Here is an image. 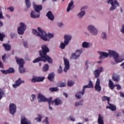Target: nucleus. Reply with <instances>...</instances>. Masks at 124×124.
I'll use <instances>...</instances> for the list:
<instances>
[{"label": "nucleus", "mask_w": 124, "mask_h": 124, "mask_svg": "<svg viewBox=\"0 0 124 124\" xmlns=\"http://www.w3.org/2000/svg\"><path fill=\"white\" fill-rule=\"evenodd\" d=\"M38 31L36 30L33 29L32 31V33L35 35L36 36H38L40 37L42 40L44 41H50L51 38L54 37V34L51 33L46 32L44 30L41 29L40 27L37 28Z\"/></svg>", "instance_id": "obj_1"}, {"label": "nucleus", "mask_w": 124, "mask_h": 124, "mask_svg": "<svg viewBox=\"0 0 124 124\" xmlns=\"http://www.w3.org/2000/svg\"><path fill=\"white\" fill-rule=\"evenodd\" d=\"M64 42H61L59 46V48L63 50L65 48L66 46H67L69 44V42L71 41L72 39V35L69 34H66L63 36Z\"/></svg>", "instance_id": "obj_2"}, {"label": "nucleus", "mask_w": 124, "mask_h": 124, "mask_svg": "<svg viewBox=\"0 0 124 124\" xmlns=\"http://www.w3.org/2000/svg\"><path fill=\"white\" fill-rule=\"evenodd\" d=\"M108 53L111 57H113L114 62L116 63H119V62H122L124 61V59L121 57L119 55V53L116 51L114 50H108Z\"/></svg>", "instance_id": "obj_3"}, {"label": "nucleus", "mask_w": 124, "mask_h": 124, "mask_svg": "<svg viewBox=\"0 0 124 124\" xmlns=\"http://www.w3.org/2000/svg\"><path fill=\"white\" fill-rule=\"evenodd\" d=\"M48 62V63H52L53 62V60L52 58H51L49 56H40V57H38L37 59H35L33 62V63H35L36 62Z\"/></svg>", "instance_id": "obj_4"}, {"label": "nucleus", "mask_w": 124, "mask_h": 124, "mask_svg": "<svg viewBox=\"0 0 124 124\" xmlns=\"http://www.w3.org/2000/svg\"><path fill=\"white\" fill-rule=\"evenodd\" d=\"M107 2L111 5L109 8L110 11H113V10H116L118 6H120V4L117 0H107Z\"/></svg>", "instance_id": "obj_5"}, {"label": "nucleus", "mask_w": 124, "mask_h": 124, "mask_svg": "<svg viewBox=\"0 0 124 124\" xmlns=\"http://www.w3.org/2000/svg\"><path fill=\"white\" fill-rule=\"evenodd\" d=\"M87 30L93 36H96L98 34V29L93 25H90L87 27Z\"/></svg>", "instance_id": "obj_6"}, {"label": "nucleus", "mask_w": 124, "mask_h": 124, "mask_svg": "<svg viewBox=\"0 0 124 124\" xmlns=\"http://www.w3.org/2000/svg\"><path fill=\"white\" fill-rule=\"evenodd\" d=\"M27 30V25L24 22L20 23V26L17 28V32L20 35H23L25 33V31Z\"/></svg>", "instance_id": "obj_7"}, {"label": "nucleus", "mask_w": 124, "mask_h": 124, "mask_svg": "<svg viewBox=\"0 0 124 124\" xmlns=\"http://www.w3.org/2000/svg\"><path fill=\"white\" fill-rule=\"evenodd\" d=\"M42 50H40L39 53L40 56H44V57H49L48 55H47V53H49L50 50L49 49V48L47 47V46L45 45L42 46Z\"/></svg>", "instance_id": "obj_8"}, {"label": "nucleus", "mask_w": 124, "mask_h": 124, "mask_svg": "<svg viewBox=\"0 0 124 124\" xmlns=\"http://www.w3.org/2000/svg\"><path fill=\"white\" fill-rule=\"evenodd\" d=\"M38 102H46V101H49L50 100H52V98L49 97V98H46V97L42 94L41 93H39L37 97Z\"/></svg>", "instance_id": "obj_9"}, {"label": "nucleus", "mask_w": 124, "mask_h": 124, "mask_svg": "<svg viewBox=\"0 0 124 124\" xmlns=\"http://www.w3.org/2000/svg\"><path fill=\"white\" fill-rule=\"evenodd\" d=\"M95 91L99 93L101 92V86H100V79L99 78H97L96 81L95 86H94Z\"/></svg>", "instance_id": "obj_10"}, {"label": "nucleus", "mask_w": 124, "mask_h": 124, "mask_svg": "<svg viewBox=\"0 0 124 124\" xmlns=\"http://www.w3.org/2000/svg\"><path fill=\"white\" fill-rule=\"evenodd\" d=\"M83 53V50L82 49H78L76 51L75 53L72 54V57L75 60H77L79 57L81 55V54Z\"/></svg>", "instance_id": "obj_11"}, {"label": "nucleus", "mask_w": 124, "mask_h": 124, "mask_svg": "<svg viewBox=\"0 0 124 124\" xmlns=\"http://www.w3.org/2000/svg\"><path fill=\"white\" fill-rule=\"evenodd\" d=\"M17 109V107L16 106V105H15L14 103H12L10 104L9 106V110H10V113L11 114V115H14L15 113H16V110Z\"/></svg>", "instance_id": "obj_12"}, {"label": "nucleus", "mask_w": 124, "mask_h": 124, "mask_svg": "<svg viewBox=\"0 0 124 124\" xmlns=\"http://www.w3.org/2000/svg\"><path fill=\"white\" fill-rule=\"evenodd\" d=\"M63 61L64 65L63 71H64V72H67V70H68V69H69V68L70 67V65L69 64V61H68L67 59L65 58H63Z\"/></svg>", "instance_id": "obj_13"}, {"label": "nucleus", "mask_w": 124, "mask_h": 124, "mask_svg": "<svg viewBox=\"0 0 124 124\" xmlns=\"http://www.w3.org/2000/svg\"><path fill=\"white\" fill-rule=\"evenodd\" d=\"M84 9H87V7H82L80 9V10L81 11L77 15V16L78 19H82L84 16H85V14H86V11H82Z\"/></svg>", "instance_id": "obj_14"}, {"label": "nucleus", "mask_w": 124, "mask_h": 124, "mask_svg": "<svg viewBox=\"0 0 124 124\" xmlns=\"http://www.w3.org/2000/svg\"><path fill=\"white\" fill-rule=\"evenodd\" d=\"M99 54H100V59L101 60H103L104 59H106V58H108L110 54H109V52L108 53L106 52H99Z\"/></svg>", "instance_id": "obj_15"}, {"label": "nucleus", "mask_w": 124, "mask_h": 124, "mask_svg": "<svg viewBox=\"0 0 124 124\" xmlns=\"http://www.w3.org/2000/svg\"><path fill=\"white\" fill-rule=\"evenodd\" d=\"M22 83H25V81L24 80H21V78H19L18 80L16 81V83L13 85V87L14 89H16V88H18V87H19Z\"/></svg>", "instance_id": "obj_16"}, {"label": "nucleus", "mask_w": 124, "mask_h": 124, "mask_svg": "<svg viewBox=\"0 0 124 124\" xmlns=\"http://www.w3.org/2000/svg\"><path fill=\"white\" fill-rule=\"evenodd\" d=\"M31 17L33 19L39 18V17H40V13H37V12L32 11L31 13Z\"/></svg>", "instance_id": "obj_17"}, {"label": "nucleus", "mask_w": 124, "mask_h": 124, "mask_svg": "<svg viewBox=\"0 0 124 124\" xmlns=\"http://www.w3.org/2000/svg\"><path fill=\"white\" fill-rule=\"evenodd\" d=\"M45 78L44 77H35L31 79V82L32 83H35V82H43Z\"/></svg>", "instance_id": "obj_18"}, {"label": "nucleus", "mask_w": 124, "mask_h": 124, "mask_svg": "<svg viewBox=\"0 0 124 124\" xmlns=\"http://www.w3.org/2000/svg\"><path fill=\"white\" fill-rule=\"evenodd\" d=\"M16 60L19 67L24 66V64H25V61H24V59L21 58H17V57H16Z\"/></svg>", "instance_id": "obj_19"}, {"label": "nucleus", "mask_w": 124, "mask_h": 124, "mask_svg": "<svg viewBox=\"0 0 124 124\" xmlns=\"http://www.w3.org/2000/svg\"><path fill=\"white\" fill-rule=\"evenodd\" d=\"M84 94L85 92H84V91H78L76 93L75 97H76L77 99H81Z\"/></svg>", "instance_id": "obj_20"}, {"label": "nucleus", "mask_w": 124, "mask_h": 124, "mask_svg": "<svg viewBox=\"0 0 124 124\" xmlns=\"http://www.w3.org/2000/svg\"><path fill=\"white\" fill-rule=\"evenodd\" d=\"M97 123L98 124H104V116L99 114L98 116Z\"/></svg>", "instance_id": "obj_21"}, {"label": "nucleus", "mask_w": 124, "mask_h": 124, "mask_svg": "<svg viewBox=\"0 0 124 124\" xmlns=\"http://www.w3.org/2000/svg\"><path fill=\"white\" fill-rule=\"evenodd\" d=\"M21 124H31V123L25 116H22L21 118Z\"/></svg>", "instance_id": "obj_22"}, {"label": "nucleus", "mask_w": 124, "mask_h": 124, "mask_svg": "<svg viewBox=\"0 0 124 124\" xmlns=\"http://www.w3.org/2000/svg\"><path fill=\"white\" fill-rule=\"evenodd\" d=\"M33 7L35 11H36V12H37L38 13H40V11H41V10H42V5H37L34 4Z\"/></svg>", "instance_id": "obj_23"}, {"label": "nucleus", "mask_w": 124, "mask_h": 124, "mask_svg": "<svg viewBox=\"0 0 124 124\" xmlns=\"http://www.w3.org/2000/svg\"><path fill=\"white\" fill-rule=\"evenodd\" d=\"M53 101L54 103V105L56 106H59V105H62V101L60 98H57L55 99L54 101Z\"/></svg>", "instance_id": "obj_24"}, {"label": "nucleus", "mask_w": 124, "mask_h": 124, "mask_svg": "<svg viewBox=\"0 0 124 124\" xmlns=\"http://www.w3.org/2000/svg\"><path fill=\"white\" fill-rule=\"evenodd\" d=\"M82 48H90V47H92V43L87 42H83L82 43Z\"/></svg>", "instance_id": "obj_25"}, {"label": "nucleus", "mask_w": 124, "mask_h": 124, "mask_svg": "<svg viewBox=\"0 0 124 124\" xmlns=\"http://www.w3.org/2000/svg\"><path fill=\"white\" fill-rule=\"evenodd\" d=\"M109 106H107L106 107V108L107 109H110L111 111H116V110L117 109V108L116 107V106L113 105V104H110V103H109Z\"/></svg>", "instance_id": "obj_26"}, {"label": "nucleus", "mask_w": 124, "mask_h": 124, "mask_svg": "<svg viewBox=\"0 0 124 124\" xmlns=\"http://www.w3.org/2000/svg\"><path fill=\"white\" fill-rule=\"evenodd\" d=\"M73 3H74V1H73V0H71L70 2L68 4V7L66 10L67 12H69V11L73 9Z\"/></svg>", "instance_id": "obj_27"}, {"label": "nucleus", "mask_w": 124, "mask_h": 124, "mask_svg": "<svg viewBox=\"0 0 124 124\" xmlns=\"http://www.w3.org/2000/svg\"><path fill=\"white\" fill-rule=\"evenodd\" d=\"M46 16L48 18L49 20H50V21H54V15H53V14H52V12L51 11H49L47 12V13L46 14Z\"/></svg>", "instance_id": "obj_28"}, {"label": "nucleus", "mask_w": 124, "mask_h": 124, "mask_svg": "<svg viewBox=\"0 0 124 124\" xmlns=\"http://www.w3.org/2000/svg\"><path fill=\"white\" fill-rule=\"evenodd\" d=\"M2 46L4 47L5 51H10L11 50V46L9 44H3Z\"/></svg>", "instance_id": "obj_29"}, {"label": "nucleus", "mask_w": 124, "mask_h": 124, "mask_svg": "<svg viewBox=\"0 0 124 124\" xmlns=\"http://www.w3.org/2000/svg\"><path fill=\"white\" fill-rule=\"evenodd\" d=\"M108 87L111 89V90H114V88L115 87V85H114V83L110 79L109 80Z\"/></svg>", "instance_id": "obj_30"}, {"label": "nucleus", "mask_w": 124, "mask_h": 124, "mask_svg": "<svg viewBox=\"0 0 124 124\" xmlns=\"http://www.w3.org/2000/svg\"><path fill=\"white\" fill-rule=\"evenodd\" d=\"M84 101L83 100H80L78 102H76L75 103V107H78V106H82L83 105Z\"/></svg>", "instance_id": "obj_31"}, {"label": "nucleus", "mask_w": 124, "mask_h": 124, "mask_svg": "<svg viewBox=\"0 0 124 124\" xmlns=\"http://www.w3.org/2000/svg\"><path fill=\"white\" fill-rule=\"evenodd\" d=\"M93 74L94 76V78H98V77H99V76L100 75V73L98 72V70H95L93 72Z\"/></svg>", "instance_id": "obj_32"}, {"label": "nucleus", "mask_w": 124, "mask_h": 124, "mask_svg": "<svg viewBox=\"0 0 124 124\" xmlns=\"http://www.w3.org/2000/svg\"><path fill=\"white\" fill-rule=\"evenodd\" d=\"M54 77H55L54 73H51L48 75V79L50 82H53L54 81Z\"/></svg>", "instance_id": "obj_33"}, {"label": "nucleus", "mask_w": 124, "mask_h": 124, "mask_svg": "<svg viewBox=\"0 0 124 124\" xmlns=\"http://www.w3.org/2000/svg\"><path fill=\"white\" fill-rule=\"evenodd\" d=\"M101 37L103 40H107V34H106V32H103L101 34Z\"/></svg>", "instance_id": "obj_34"}, {"label": "nucleus", "mask_w": 124, "mask_h": 124, "mask_svg": "<svg viewBox=\"0 0 124 124\" xmlns=\"http://www.w3.org/2000/svg\"><path fill=\"white\" fill-rule=\"evenodd\" d=\"M102 101H106L107 100L108 104H109V102L110 101V97H107L106 96H103L102 97Z\"/></svg>", "instance_id": "obj_35"}, {"label": "nucleus", "mask_w": 124, "mask_h": 124, "mask_svg": "<svg viewBox=\"0 0 124 124\" xmlns=\"http://www.w3.org/2000/svg\"><path fill=\"white\" fill-rule=\"evenodd\" d=\"M120 79L119 76H113L112 77V80L115 81V82H119V81H120Z\"/></svg>", "instance_id": "obj_36"}, {"label": "nucleus", "mask_w": 124, "mask_h": 124, "mask_svg": "<svg viewBox=\"0 0 124 124\" xmlns=\"http://www.w3.org/2000/svg\"><path fill=\"white\" fill-rule=\"evenodd\" d=\"M48 91L49 92H51V93H53V92H57L59 91V88L56 87H51L48 89Z\"/></svg>", "instance_id": "obj_37"}, {"label": "nucleus", "mask_w": 124, "mask_h": 124, "mask_svg": "<svg viewBox=\"0 0 124 124\" xmlns=\"http://www.w3.org/2000/svg\"><path fill=\"white\" fill-rule=\"evenodd\" d=\"M38 116L39 117L35 118L34 120L36 121V122H37L38 123H40V122H41L42 120V116H41V115L39 114L38 115Z\"/></svg>", "instance_id": "obj_38"}, {"label": "nucleus", "mask_w": 124, "mask_h": 124, "mask_svg": "<svg viewBox=\"0 0 124 124\" xmlns=\"http://www.w3.org/2000/svg\"><path fill=\"white\" fill-rule=\"evenodd\" d=\"M18 69L20 73H25V68H24V66L19 67Z\"/></svg>", "instance_id": "obj_39"}, {"label": "nucleus", "mask_w": 124, "mask_h": 124, "mask_svg": "<svg viewBox=\"0 0 124 124\" xmlns=\"http://www.w3.org/2000/svg\"><path fill=\"white\" fill-rule=\"evenodd\" d=\"M11 37L12 38V39H14V38H17V34L14 32L11 33Z\"/></svg>", "instance_id": "obj_40"}, {"label": "nucleus", "mask_w": 124, "mask_h": 124, "mask_svg": "<svg viewBox=\"0 0 124 124\" xmlns=\"http://www.w3.org/2000/svg\"><path fill=\"white\" fill-rule=\"evenodd\" d=\"M26 6L28 8H30L31 7V2L30 1V0H25Z\"/></svg>", "instance_id": "obj_41"}, {"label": "nucleus", "mask_w": 124, "mask_h": 124, "mask_svg": "<svg viewBox=\"0 0 124 124\" xmlns=\"http://www.w3.org/2000/svg\"><path fill=\"white\" fill-rule=\"evenodd\" d=\"M48 69H49V65L47 64H46L43 68V70L44 71H47L48 70Z\"/></svg>", "instance_id": "obj_42"}, {"label": "nucleus", "mask_w": 124, "mask_h": 124, "mask_svg": "<svg viewBox=\"0 0 124 124\" xmlns=\"http://www.w3.org/2000/svg\"><path fill=\"white\" fill-rule=\"evenodd\" d=\"M4 95V92L1 89H0V100L2 98V96Z\"/></svg>", "instance_id": "obj_43"}, {"label": "nucleus", "mask_w": 124, "mask_h": 124, "mask_svg": "<svg viewBox=\"0 0 124 124\" xmlns=\"http://www.w3.org/2000/svg\"><path fill=\"white\" fill-rule=\"evenodd\" d=\"M23 46L25 47V48H28L29 47V45H28V41L26 40H23Z\"/></svg>", "instance_id": "obj_44"}, {"label": "nucleus", "mask_w": 124, "mask_h": 124, "mask_svg": "<svg viewBox=\"0 0 124 124\" xmlns=\"http://www.w3.org/2000/svg\"><path fill=\"white\" fill-rule=\"evenodd\" d=\"M47 102L49 104V108L50 110H53V108L51 107V104L53 105V104L54 103V101H51V100H49Z\"/></svg>", "instance_id": "obj_45"}, {"label": "nucleus", "mask_w": 124, "mask_h": 124, "mask_svg": "<svg viewBox=\"0 0 124 124\" xmlns=\"http://www.w3.org/2000/svg\"><path fill=\"white\" fill-rule=\"evenodd\" d=\"M5 37V35L0 32V41H3V38Z\"/></svg>", "instance_id": "obj_46"}, {"label": "nucleus", "mask_w": 124, "mask_h": 124, "mask_svg": "<svg viewBox=\"0 0 124 124\" xmlns=\"http://www.w3.org/2000/svg\"><path fill=\"white\" fill-rule=\"evenodd\" d=\"M67 85L69 87H71L74 85V81H72V80H69L68 81Z\"/></svg>", "instance_id": "obj_47"}, {"label": "nucleus", "mask_w": 124, "mask_h": 124, "mask_svg": "<svg viewBox=\"0 0 124 124\" xmlns=\"http://www.w3.org/2000/svg\"><path fill=\"white\" fill-rule=\"evenodd\" d=\"M96 70H98L99 73H101V72L104 71V69L103 68V67H99L98 69H96Z\"/></svg>", "instance_id": "obj_48"}, {"label": "nucleus", "mask_w": 124, "mask_h": 124, "mask_svg": "<svg viewBox=\"0 0 124 124\" xmlns=\"http://www.w3.org/2000/svg\"><path fill=\"white\" fill-rule=\"evenodd\" d=\"M7 70H8V72L9 74V73H14V72H15V71L14 70V69H13L12 68H10Z\"/></svg>", "instance_id": "obj_49"}, {"label": "nucleus", "mask_w": 124, "mask_h": 124, "mask_svg": "<svg viewBox=\"0 0 124 124\" xmlns=\"http://www.w3.org/2000/svg\"><path fill=\"white\" fill-rule=\"evenodd\" d=\"M88 87L90 88H93V81L92 80L89 81V83L88 84Z\"/></svg>", "instance_id": "obj_50"}, {"label": "nucleus", "mask_w": 124, "mask_h": 124, "mask_svg": "<svg viewBox=\"0 0 124 124\" xmlns=\"http://www.w3.org/2000/svg\"><path fill=\"white\" fill-rule=\"evenodd\" d=\"M65 86H66V83L65 82H61L59 85V87H60V88H63L65 87Z\"/></svg>", "instance_id": "obj_51"}, {"label": "nucleus", "mask_w": 124, "mask_h": 124, "mask_svg": "<svg viewBox=\"0 0 124 124\" xmlns=\"http://www.w3.org/2000/svg\"><path fill=\"white\" fill-rule=\"evenodd\" d=\"M2 8L0 7V19H3V15H2V11H1Z\"/></svg>", "instance_id": "obj_52"}, {"label": "nucleus", "mask_w": 124, "mask_h": 124, "mask_svg": "<svg viewBox=\"0 0 124 124\" xmlns=\"http://www.w3.org/2000/svg\"><path fill=\"white\" fill-rule=\"evenodd\" d=\"M7 55L6 54H4L2 56V60L4 62H5V60L6 59H7Z\"/></svg>", "instance_id": "obj_53"}, {"label": "nucleus", "mask_w": 124, "mask_h": 124, "mask_svg": "<svg viewBox=\"0 0 124 124\" xmlns=\"http://www.w3.org/2000/svg\"><path fill=\"white\" fill-rule=\"evenodd\" d=\"M36 98V97L35 96V95L32 94L31 95V101H32V102L34 101V99H35Z\"/></svg>", "instance_id": "obj_54"}, {"label": "nucleus", "mask_w": 124, "mask_h": 124, "mask_svg": "<svg viewBox=\"0 0 124 124\" xmlns=\"http://www.w3.org/2000/svg\"><path fill=\"white\" fill-rule=\"evenodd\" d=\"M43 124H49V121H48V118L46 117V119H45L43 121Z\"/></svg>", "instance_id": "obj_55"}, {"label": "nucleus", "mask_w": 124, "mask_h": 124, "mask_svg": "<svg viewBox=\"0 0 124 124\" xmlns=\"http://www.w3.org/2000/svg\"><path fill=\"white\" fill-rule=\"evenodd\" d=\"M69 120H70L72 122H75V118L73 116H70L69 117Z\"/></svg>", "instance_id": "obj_56"}, {"label": "nucleus", "mask_w": 124, "mask_h": 124, "mask_svg": "<svg viewBox=\"0 0 124 124\" xmlns=\"http://www.w3.org/2000/svg\"><path fill=\"white\" fill-rule=\"evenodd\" d=\"M87 88H90L88 85L84 86L83 87L82 92L85 93V90H86V89H87Z\"/></svg>", "instance_id": "obj_57"}, {"label": "nucleus", "mask_w": 124, "mask_h": 124, "mask_svg": "<svg viewBox=\"0 0 124 124\" xmlns=\"http://www.w3.org/2000/svg\"><path fill=\"white\" fill-rule=\"evenodd\" d=\"M8 10H9L11 12H13L14 11V8L13 7H10L7 8Z\"/></svg>", "instance_id": "obj_58"}, {"label": "nucleus", "mask_w": 124, "mask_h": 124, "mask_svg": "<svg viewBox=\"0 0 124 124\" xmlns=\"http://www.w3.org/2000/svg\"><path fill=\"white\" fill-rule=\"evenodd\" d=\"M120 31L122 32V33L124 34V24L122 25V28L120 29Z\"/></svg>", "instance_id": "obj_59"}, {"label": "nucleus", "mask_w": 124, "mask_h": 124, "mask_svg": "<svg viewBox=\"0 0 124 124\" xmlns=\"http://www.w3.org/2000/svg\"><path fill=\"white\" fill-rule=\"evenodd\" d=\"M64 25V24H63V23L62 22H58V27H60V28L62 27V26H63Z\"/></svg>", "instance_id": "obj_60"}, {"label": "nucleus", "mask_w": 124, "mask_h": 124, "mask_svg": "<svg viewBox=\"0 0 124 124\" xmlns=\"http://www.w3.org/2000/svg\"><path fill=\"white\" fill-rule=\"evenodd\" d=\"M59 73H62V66H60L59 69L58 70Z\"/></svg>", "instance_id": "obj_61"}, {"label": "nucleus", "mask_w": 124, "mask_h": 124, "mask_svg": "<svg viewBox=\"0 0 124 124\" xmlns=\"http://www.w3.org/2000/svg\"><path fill=\"white\" fill-rule=\"evenodd\" d=\"M115 86L117 87V90H121L122 89V87L119 84L115 85Z\"/></svg>", "instance_id": "obj_62"}, {"label": "nucleus", "mask_w": 124, "mask_h": 124, "mask_svg": "<svg viewBox=\"0 0 124 124\" xmlns=\"http://www.w3.org/2000/svg\"><path fill=\"white\" fill-rule=\"evenodd\" d=\"M1 71L2 72V73H3V74H9L8 70H1Z\"/></svg>", "instance_id": "obj_63"}, {"label": "nucleus", "mask_w": 124, "mask_h": 124, "mask_svg": "<svg viewBox=\"0 0 124 124\" xmlns=\"http://www.w3.org/2000/svg\"><path fill=\"white\" fill-rule=\"evenodd\" d=\"M120 96H121V97H124V93H122V92H120Z\"/></svg>", "instance_id": "obj_64"}]
</instances>
